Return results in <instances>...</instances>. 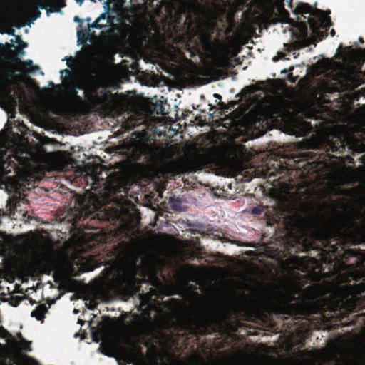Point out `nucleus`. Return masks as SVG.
Returning <instances> with one entry per match:
<instances>
[{
  "instance_id": "nucleus-1",
  "label": "nucleus",
  "mask_w": 365,
  "mask_h": 365,
  "mask_svg": "<svg viewBox=\"0 0 365 365\" xmlns=\"http://www.w3.org/2000/svg\"><path fill=\"white\" fill-rule=\"evenodd\" d=\"M311 15L319 18L318 20L313 17H309L307 19V23L312 31V37L310 38L308 36L307 24L302 22L300 24V39L292 43L284 44L287 51H296L307 47L314 43V41H322L327 36V31L331 26V18L329 16H325L324 15V11L317 8L314 9L312 8Z\"/></svg>"
},
{
  "instance_id": "nucleus-2",
  "label": "nucleus",
  "mask_w": 365,
  "mask_h": 365,
  "mask_svg": "<svg viewBox=\"0 0 365 365\" xmlns=\"http://www.w3.org/2000/svg\"><path fill=\"white\" fill-rule=\"evenodd\" d=\"M332 235L333 234L329 231H324L319 234L324 248H316L318 251L317 255L319 256V259L309 256L299 259L302 272H309V269L319 268L322 263L331 264L340 256L338 250L339 243L331 244Z\"/></svg>"
},
{
  "instance_id": "nucleus-3",
  "label": "nucleus",
  "mask_w": 365,
  "mask_h": 365,
  "mask_svg": "<svg viewBox=\"0 0 365 365\" xmlns=\"http://www.w3.org/2000/svg\"><path fill=\"white\" fill-rule=\"evenodd\" d=\"M195 324L197 331L202 335L210 333L209 328L215 330L214 325L221 328L222 318L219 304L209 302L203 305L195 319Z\"/></svg>"
},
{
  "instance_id": "nucleus-4",
  "label": "nucleus",
  "mask_w": 365,
  "mask_h": 365,
  "mask_svg": "<svg viewBox=\"0 0 365 365\" xmlns=\"http://www.w3.org/2000/svg\"><path fill=\"white\" fill-rule=\"evenodd\" d=\"M38 3L36 4L34 1L30 0L27 2L21 4L17 11L19 14L23 16H29L31 20L35 21L41 16V11L39 8L46 9L47 14L48 13H58L61 11V9L66 6V0H36Z\"/></svg>"
},
{
  "instance_id": "nucleus-5",
  "label": "nucleus",
  "mask_w": 365,
  "mask_h": 365,
  "mask_svg": "<svg viewBox=\"0 0 365 365\" xmlns=\"http://www.w3.org/2000/svg\"><path fill=\"white\" fill-rule=\"evenodd\" d=\"M91 188L100 194L115 195L123 188V182L117 173L110 174L105 178L95 175L93 177Z\"/></svg>"
},
{
  "instance_id": "nucleus-6",
  "label": "nucleus",
  "mask_w": 365,
  "mask_h": 365,
  "mask_svg": "<svg viewBox=\"0 0 365 365\" xmlns=\"http://www.w3.org/2000/svg\"><path fill=\"white\" fill-rule=\"evenodd\" d=\"M127 344L133 353L138 354L143 361H149L150 365H171L164 361L163 356L157 353L155 349H154L153 351H150L147 355H145L143 352L142 347L140 346L139 340L136 341L128 339Z\"/></svg>"
},
{
  "instance_id": "nucleus-7",
  "label": "nucleus",
  "mask_w": 365,
  "mask_h": 365,
  "mask_svg": "<svg viewBox=\"0 0 365 365\" xmlns=\"http://www.w3.org/2000/svg\"><path fill=\"white\" fill-rule=\"evenodd\" d=\"M20 157L16 154L12 155H6V152L0 153V177L11 173H17L19 166L17 163L19 162Z\"/></svg>"
},
{
  "instance_id": "nucleus-8",
  "label": "nucleus",
  "mask_w": 365,
  "mask_h": 365,
  "mask_svg": "<svg viewBox=\"0 0 365 365\" xmlns=\"http://www.w3.org/2000/svg\"><path fill=\"white\" fill-rule=\"evenodd\" d=\"M282 312L290 316H302L305 314L306 307L295 297H289L282 304Z\"/></svg>"
},
{
  "instance_id": "nucleus-9",
  "label": "nucleus",
  "mask_w": 365,
  "mask_h": 365,
  "mask_svg": "<svg viewBox=\"0 0 365 365\" xmlns=\"http://www.w3.org/2000/svg\"><path fill=\"white\" fill-rule=\"evenodd\" d=\"M215 150L212 148L209 152L197 155L187 160L190 168L193 170H200L207 164L214 163L217 161Z\"/></svg>"
},
{
  "instance_id": "nucleus-10",
  "label": "nucleus",
  "mask_w": 365,
  "mask_h": 365,
  "mask_svg": "<svg viewBox=\"0 0 365 365\" xmlns=\"http://www.w3.org/2000/svg\"><path fill=\"white\" fill-rule=\"evenodd\" d=\"M231 66V63L227 58L219 57L212 63L209 70L214 76V79L219 80L227 77V73L225 70Z\"/></svg>"
},
{
  "instance_id": "nucleus-11",
  "label": "nucleus",
  "mask_w": 365,
  "mask_h": 365,
  "mask_svg": "<svg viewBox=\"0 0 365 365\" xmlns=\"http://www.w3.org/2000/svg\"><path fill=\"white\" fill-rule=\"evenodd\" d=\"M340 81L343 90H351L361 84L359 76L354 71H347L341 73Z\"/></svg>"
},
{
  "instance_id": "nucleus-12",
  "label": "nucleus",
  "mask_w": 365,
  "mask_h": 365,
  "mask_svg": "<svg viewBox=\"0 0 365 365\" xmlns=\"http://www.w3.org/2000/svg\"><path fill=\"white\" fill-rule=\"evenodd\" d=\"M284 0H262V7L265 14L272 18L276 15V9H284Z\"/></svg>"
},
{
  "instance_id": "nucleus-13",
  "label": "nucleus",
  "mask_w": 365,
  "mask_h": 365,
  "mask_svg": "<svg viewBox=\"0 0 365 365\" xmlns=\"http://www.w3.org/2000/svg\"><path fill=\"white\" fill-rule=\"evenodd\" d=\"M107 17H108V16L106 13L101 14L91 24H88V29L78 31V37L80 38L81 35L83 36L88 34V30H89L90 28L101 29L107 26V23L105 24H101V20H105L107 19Z\"/></svg>"
},
{
  "instance_id": "nucleus-14",
  "label": "nucleus",
  "mask_w": 365,
  "mask_h": 365,
  "mask_svg": "<svg viewBox=\"0 0 365 365\" xmlns=\"http://www.w3.org/2000/svg\"><path fill=\"white\" fill-rule=\"evenodd\" d=\"M47 311V307L45 304H41L38 305L36 309L31 312V316L43 322L45 318V314Z\"/></svg>"
},
{
  "instance_id": "nucleus-15",
  "label": "nucleus",
  "mask_w": 365,
  "mask_h": 365,
  "mask_svg": "<svg viewBox=\"0 0 365 365\" xmlns=\"http://www.w3.org/2000/svg\"><path fill=\"white\" fill-rule=\"evenodd\" d=\"M13 61L16 63H21L24 68L28 70V71L30 73H32L36 70L39 69V67L38 66H34L33 61L30 59L22 62L18 56H15L13 57Z\"/></svg>"
},
{
  "instance_id": "nucleus-16",
  "label": "nucleus",
  "mask_w": 365,
  "mask_h": 365,
  "mask_svg": "<svg viewBox=\"0 0 365 365\" xmlns=\"http://www.w3.org/2000/svg\"><path fill=\"white\" fill-rule=\"evenodd\" d=\"M302 167L304 168V172L302 173L303 175L314 173L317 171V163L314 160L312 161H306Z\"/></svg>"
},
{
  "instance_id": "nucleus-17",
  "label": "nucleus",
  "mask_w": 365,
  "mask_h": 365,
  "mask_svg": "<svg viewBox=\"0 0 365 365\" xmlns=\"http://www.w3.org/2000/svg\"><path fill=\"white\" fill-rule=\"evenodd\" d=\"M312 11V6L307 3H299L295 9V13L297 14H311Z\"/></svg>"
},
{
  "instance_id": "nucleus-18",
  "label": "nucleus",
  "mask_w": 365,
  "mask_h": 365,
  "mask_svg": "<svg viewBox=\"0 0 365 365\" xmlns=\"http://www.w3.org/2000/svg\"><path fill=\"white\" fill-rule=\"evenodd\" d=\"M146 154L145 148H139L133 150L132 158L135 161H140L142 158Z\"/></svg>"
},
{
  "instance_id": "nucleus-19",
  "label": "nucleus",
  "mask_w": 365,
  "mask_h": 365,
  "mask_svg": "<svg viewBox=\"0 0 365 365\" xmlns=\"http://www.w3.org/2000/svg\"><path fill=\"white\" fill-rule=\"evenodd\" d=\"M353 291L358 294L365 293V280L353 286Z\"/></svg>"
},
{
  "instance_id": "nucleus-20",
  "label": "nucleus",
  "mask_w": 365,
  "mask_h": 365,
  "mask_svg": "<svg viewBox=\"0 0 365 365\" xmlns=\"http://www.w3.org/2000/svg\"><path fill=\"white\" fill-rule=\"evenodd\" d=\"M189 75L192 77H195L200 75H203L202 71L201 68L199 67L195 66L193 68L190 69L189 71Z\"/></svg>"
},
{
  "instance_id": "nucleus-21",
  "label": "nucleus",
  "mask_w": 365,
  "mask_h": 365,
  "mask_svg": "<svg viewBox=\"0 0 365 365\" xmlns=\"http://www.w3.org/2000/svg\"><path fill=\"white\" fill-rule=\"evenodd\" d=\"M17 336L18 338H19L21 339V341L25 344L24 346L23 347V349L25 350V351H30L31 350V342H29L27 341H26L23 336H22V334L21 333L19 332L17 334Z\"/></svg>"
},
{
  "instance_id": "nucleus-22",
  "label": "nucleus",
  "mask_w": 365,
  "mask_h": 365,
  "mask_svg": "<svg viewBox=\"0 0 365 365\" xmlns=\"http://www.w3.org/2000/svg\"><path fill=\"white\" fill-rule=\"evenodd\" d=\"M24 299L23 297L15 296L11 297V305L13 307H17Z\"/></svg>"
},
{
  "instance_id": "nucleus-23",
  "label": "nucleus",
  "mask_w": 365,
  "mask_h": 365,
  "mask_svg": "<svg viewBox=\"0 0 365 365\" xmlns=\"http://www.w3.org/2000/svg\"><path fill=\"white\" fill-rule=\"evenodd\" d=\"M68 93L71 97L76 98L78 101H81L82 98L79 96H78L77 90L74 87H71L68 89Z\"/></svg>"
},
{
  "instance_id": "nucleus-24",
  "label": "nucleus",
  "mask_w": 365,
  "mask_h": 365,
  "mask_svg": "<svg viewBox=\"0 0 365 365\" xmlns=\"http://www.w3.org/2000/svg\"><path fill=\"white\" fill-rule=\"evenodd\" d=\"M344 50L347 53H349V56H351V57L356 55L357 50L353 48L351 46L345 47Z\"/></svg>"
},
{
  "instance_id": "nucleus-25",
  "label": "nucleus",
  "mask_w": 365,
  "mask_h": 365,
  "mask_svg": "<svg viewBox=\"0 0 365 365\" xmlns=\"http://www.w3.org/2000/svg\"><path fill=\"white\" fill-rule=\"evenodd\" d=\"M61 76V78L62 79L63 81H65L66 78L67 76H69L71 74V71L68 70V69H64V70H61L60 71Z\"/></svg>"
},
{
  "instance_id": "nucleus-26",
  "label": "nucleus",
  "mask_w": 365,
  "mask_h": 365,
  "mask_svg": "<svg viewBox=\"0 0 365 365\" xmlns=\"http://www.w3.org/2000/svg\"><path fill=\"white\" fill-rule=\"evenodd\" d=\"M339 144H340L339 147H336L335 145H333L331 146L332 151H339V152H341L340 150V149H341V150H344L345 149V145H344V143L342 141L340 140Z\"/></svg>"
},
{
  "instance_id": "nucleus-27",
  "label": "nucleus",
  "mask_w": 365,
  "mask_h": 365,
  "mask_svg": "<svg viewBox=\"0 0 365 365\" xmlns=\"http://www.w3.org/2000/svg\"><path fill=\"white\" fill-rule=\"evenodd\" d=\"M263 212V208L261 207H255L252 209V212L255 215H259Z\"/></svg>"
},
{
  "instance_id": "nucleus-28",
  "label": "nucleus",
  "mask_w": 365,
  "mask_h": 365,
  "mask_svg": "<svg viewBox=\"0 0 365 365\" xmlns=\"http://www.w3.org/2000/svg\"><path fill=\"white\" fill-rule=\"evenodd\" d=\"M279 12L282 13L284 18L287 19L289 16V12L284 8V9H276Z\"/></svg>"
},
{
  "instance_id": "nucleus-29",
  "label": "nucleus",
  "mask_w": 365,
  "mask_h": 365,
  "mask_svg": "<svg viewBox=\"0 0 365 365\" xmlns=\"http://www.w3.org/2000/svg\"><path fill=\"white\" fill-rule=\"evenodd\" d=\"M237 104V102L236 101H230L227 105L230 107V109H232L235 107V106Z\"/></svg>"
},
{
  "instance_id": "nucleus-30",
  "label": "nucleus",
  "mask_w": 365,
  "mask_h": 365,
  "mask_svg": "<svg viewBox=\"0 0 365 365\" xmlns=\"http://www.w3.org/2000/svg\"><path fill=\"white\" fill-rule=\"evenodd\" d=\"M73 61L74 59L72 57H70L66 63L67 66L71 68L73 66Z\"/></svg>"
},
{
  "instance_id": "nucleus-31",
  "label": "nucleus",
  "mask_w": 365,
  "mask_h": 365,
  "mask_svg": "<svg viewBox=\"0 0 365 365\" xmlns=\"http://www.w3.org/2000/svg\"><path fill=\"white\" fill-rule=\"evenodd\" d=\"M73 87H74L76 90H77V89H81V90H82V89H83V88H83V86L81 83H76L73 85Z\"/></svg>"
},
{
  "instance_id": "nucleus-32",
  "label": "nucleus",
  "mask_w": 365,
  "mask_h": 365,
  "mask_svg": "<svg viewBox=\"0 0 365 365\" xmlns=\"http://www.w3.org/2000/svg\"><path fill=\"white\" fill-rule=\"evenodd\" d=\"M218 106H220V109H221L222 110H224V108L227 107V104H226V103H225L224 102H220V103H218Z\"/></svg>"
},
{
  "instance_id": "nucleus-33",
  "label": "nucleus",
  "mask_w": 365,
  "mask_h": 365,
  "mask_svg": "<svg viewBox=\"0 0 365 365\" xmlns=\"http://www.w3.org/2000/svg\"><path fill=\"white\" fill-rule=\"evenodd\" d=\"M73 21L75 22H77V23H80L81 24L82 23V19L81 18H79L78 16H76L73 19Z\"/></svg>"
},
{
  "instance_id": "nucleus-34",
  "label": "nucleus",
  "mask_w": 365,
  "mask_h": 365,
  "mask_svg": "<svg viewBox=\"0 0 365 365\" xmlns=\"http://www.w3.org/2000/svg\"><path fill=\"white\" fill-rule=\"evenodd\" d=\"M138 65V63H137V62H133V63L131 64L130 67H131V68H132V69L135 70V69L137 68Z\"/></svg>"
},
{
  "instance_id": "nucleus-35",
  "label": "nucleus",
  "mask_w": 365,
  "mask_h": 365,
  "mask_svg": "<svg viewBox=\"0 0 365 365\" xmlns=\"http://www.w3.org/2000/svg\"><path fill=\"white\" fill-rule=\"evenodd\" d=\"M289 81L292 83H295V81H296V78L292 76V73L289 74Z\"/></svg>"
},
{
  "instance_id": "nucleus-36",
  "label": "nucleus",
  "mask_w": 365,
  "mask_h": 365,
  "mask_svg": "<svg viewBox=\"0 0 365 365\" xmlns=\"http://www.w3.org/2000/svg\"><path fill=\"white\" fill-rule=\"evenodd\" d=\"M278 55H279V57L280 58H284V57H285V53H282V52H279V53H278Z\"/></svg>"
},
{
  "instance_id": "nucleus-37",
  "label": "nucleus",
  "mask_w": 365,
  "mask_h": 365,
  "mask_svg": "<svg viewBox=\"0 0 365 365\" xmlns=\"http://www.w3.org/2000/svg\"><path fill=\"white\" fill-rule=\"evenodd\" d=\"M358 51H359V52H361V53L362 55H364V57H365V48H364V49L359 48V49H358Z\"/></svg>"
},
{
  "instance_id": "nucleus-38",
  "label": "nucleus",
  "mask_w": 365,
  "mask_h": 365,
  "mask_svg": "<svg viewBox=\"0 0 365 365\" xmlns=\"http://www.w3.org/2000/svg\"><path fill=\"white\" fill-rule=\"evenodd\" d=\"M307 155L310 157V158L312 159L313 156H314L315 155L314 153H312V152H309L307 153Z\"/></svg>"
},
{
  "instance_id": "nucleus-39",
  "label": "nucleus",
  "mask_w": 365,
  "mask_h": 365,
  "mask_svg": "<svg viewBox=\"0 0 365 365\" xmlns=\"http://www.w3.org/2000/svg\"><path fill=\"white\" fill-rule=\"evenodd\" d=\"M77 4H78L80 6H81L84 1V0H75Z\"/></svg>"
},
{
  "instance_id": "nucleus-40",
  "label": "nucleus",
  "mask_w": 365,
  "mask_h": 365,
  "mask_svg": "<svg viewBox=\"0 0 365 365\" xmlns=\"http://www.w3.org/2000/svg\"><path fill=\"white\" fill-rule=\"evenodd\" d=\"M229 110H231V109H230V107L227 104V107L224 108V110L222 111H225V112H228Z\"/></svg>"
},
{
  "instance_id": "nucleus-41",
  "label": "nucleus",
  "mask_w": 365,
  "mask_h": 365,
  "mask_svg": "<svg viewBox=\"0 0 365 365\" xmlns=\"http://www.w3.org/2000/svg\"><path fill=\"white\" fill-rule=\"evenodd\" d=\"M178 206L176 204H175V203L172 205V208H173V210H178Z\"/></svg>"
},
{
  "instance_id": "nucleus-42",
  "label": "nucleus",
  "mask_w": 365,
  "mask_h": 365,
  "mask_svg": "<svg viewBox=\"0 0 365 365\" xmlns=\"http://www.w3.org/2000/svg\"><path fill=\"white\" fill-rule=\"evenodd\" d=\"M214 96L216 98H218V99H221L222 98V96L220 95V94H217V93H215L214 95Z\"/></svg>"
},
{
  "instance_id": "nucleus-43",
  "label": "nucleus",
  "mask_w": 365,
  "mask_h": 365,
  "mask_svg": "<svg viewBox=\"0 0 365 365\" xmlns=\"http://www.w3.org/2000/svg\"><path fill=\"white\" fill-rule=\"evenodd\" d=\"M335 34H336V33H335L334 29H331V31H330V35H331V36H334Z\"/></svg>"
},
{
  "instance_id": "nucleus-44",
  "label": "nucleus",
  "mask_w": 365,
  "mask_h": 365,
  "mask_svg": "<svg viewBox=\"0 0 365 365\" xmlns=\"http://www.w3.org/2000/svg\"><path fill=\"white\" fill-rule=\"evenodd\" d=\"M299 241H300V239H299V238H298V237H296V239H295V242H296L297 243H300V242H299Z\"/></svg>"
},
{
  "instance_id": "nucleus-45",
  "label": "nucleus",
  "mask_w": 365,
  "mask_h": 365,
  "mask_svg": "<svg viewBox=\"0 0 365 365\" xmlns=\"http://www.w3.org/2000/svg\"><path fill=\"white\" fill-rule=\"evenodd\" d=\"M22 47L24 48V47H26L27 46V44L24 42H22Z\"/></svg>"
},
{
  "instance_id": "nucleus-46",
  "label": "nucleus",
  "mask_w": 365,
  "mask_h": 365,
  "mask_svg": "<svg viewBox=\"0 0 365 365\" xmlns=\"http://www.w3.org/2000/svg\"><path fill=\"white\" fill-rule=\"evenodd\" d=\"M343 48V46H342V44H341L339 46V48H338V51L341 50Z\"/></svg>"
},
{
  "instance_id": "nucleus-47",
  "label": "nucleus",
  "mask_w": 365,
  "mask_h": 365,
  "mask_svg": "<svg viewBox=\"0 0 365 365\" xmlns=\"http://www.w3.org/2000/svg\"><path fill=\"white\" fill-rule=\"evenodd\" d=\"M287 72V71L286 69L282 71V73H286Z\"/></svg>"
},
{
  "instance_id": "nucleus-48",
  "label": "nucleus",
  "mask_w": 365,
  "mask_h": 365,
  "mask_svg": "<svg viewBox=\"0 0 365 365\" xmlns=\"http://www.w3.org/2000/svg\"><path fill=\"white\" fill-rule=\"evenodd\" d=\"M168 360H170V359H171V356H170V354H168Z\"/></svg>"
},
{
  "instance_id": "nucleus-49",
  "label": "nucleus",
  "mask_w": 365,
  "mask_h": 365,
  "mask_svg": "<svg viewBox=\"0 0 365 365\" xmlns=\"http://www.w3.org/2000/svg\"><path fill=\"white\" fill-rule=\"evenodd\" d=\"M18 204H19V201L15 202V207H17V205H19Z\"/></svg>"
},
{
  "instance_id": "nucleus-50",
  "label": "nucleus",
  "mask_w": 365,
  "mask_h": 365,
  "mask_svg": "<svg viewBox=\"0 0 365 365\" xmlns=\"http://www.w3.org/2000/svg\"><path fill=\"white\" fill-rule=\"evenodd\" d=\"M14 30H11V32H9V34H11V35H14Z\"/></svg>"
},
{
  "instance_id": "nucleus-51",
  "label": "nucleus",
  "mask_w": 365,
  "mask_h": 365,
  "mask_svg": "<svg viewBox=\"0 0 365 365\" xmlns=\"http://www.w3.org/2000/svg\"><path fill=\"white\" fill-rule=\"evenodd\" d=\"M359 42L364 43V40H363V38H359Z\"/></svg>"
},
{
  "instance_id": "nucleus-52",
  "label": "nucleus",
  "mask_w": 365,
  "mask_h": 365,
  "mask_svg": "<svg viewBox=\"0 0 365 365\" xmlns=\"http://www.w3.org/2000/svg\"><path fill=\"white\" fill-rule=\"evenodd\" d=\"M91 1L93 2V3H96V0H90ZM100 1H101L102 0H99Z\"/></svg>"
},
{
  "instance_id": "nucleus-53",
  "label": "nucleus",
  "mask_w": 365,
  "mask_h": 365,
  "mask_svg": "<svg viewBox=\"0 0 365 365\" xmlns=\"http://www.w3.org/2000/svg\"><path fill=\"white\" fill-rule=\"evenodd\" d=\"M309 247H312L313 250H314V249H315V248H314V245H312V244H311V245H309Z\"/></svg>"
},
{
  "instance_id": "nucleus-54",
  "label": "nucleus",
  "mask_w": 365,
  "mask_h": 365,
  "mask_svg": "<svg viewBox=\"0 0 365 365\" xmlns=\"http://www.w3.org/2000/svg\"><path fill=\"white\" fill-rule=\"evenodd\" d=\"M86 20L87 21H91V18H90V17H88Z\"/></svg>"
},
{
  "instance_id": "nucleus-55",
  "label": "nucleus",
  "mask_w": 365,
  "mask_h": 365,
  "mask_svg": "<svg viewBox=\"0 0 365 365\" xmlns=\"http://www.w3.org/2000/svg\"><path fill=\"white\" fill-rule=\"evenodd\" d=\"M16 197L15 196L13 197V200H16Z\"/></svg>"
},
{
  "instance_id": "nucleus-56",
  "label": "nucleus",
  "mask_w": 365,
  "mask_h": 365,
  "mask_svg": "<svg viewBox=\"0 0 365 365\" xmlns=\"http://www.w3.org/2000/svg\"><path fill=\"white\" fill-rule=\"evenodd\" d=\"M94 307H95V306H93V307H89V309H94Z\"/></svg>"
},
{
  "instance_id": "nucleus-57",
  "label": "nucleus",
  "mask_w": 365,
  "mask_h": 365,
  "mask_svg": "<svg viewBox=\"0 0 365 365\" xmlns=\"http://www.w3.org/2000/svg\"><path fill=\"white\" fill-rule=\"evenodd\" d=\"M20 53H21V54H24V52L23 51H20Z\"/></svg>"
}]
</instances>
